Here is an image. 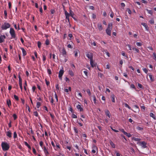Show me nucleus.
<instances>
[{"mask_svg":"<svg viewBox=\"0 0 156 156\" xmlns=\"http://www.w3.org/2000/svg\"><path fill=\"white\" fill-rule=\"evenodd\" d=\"M1 147L3 151H8L10 148L9 144L7 143L4 142H2L1 143Z\"/></svg>","mask_w":156,"mask_h":156,"instance_id":"1","label":"nucleus"},{"mask_svg":"<svg viewBox=\"0 0 156 156\" xmlns=\"http://www.w3.org/2000/svg\"><path fill=\"white\" fill-rule=\"evenodd\" d=\"M112 28V23H109L108 25V27L106 30V32L107 34L109 36L111 34V32Z\"/></svg>","mask_w":156,"mask_h":156,"instance_id":"2","label":"nucleus"},{"mask_svg":"<svg viewBox=\"0 0 156 156\" xmlns=\"http://www.w3.org/2000/svg\"><path fill=\"white\" fill-rule=\"evenodd\" d=\"M10 27V24L6 22L5 23L1 26V28L2 30H6L9 28Z\"/></svg>","mask_w":156,"mask_h":156,"instance_id":"3","label":"nucleus"},{"mask_svg":"<svg viewBox=\"0 0 156 156\" xmlns=\"http://www.w3.org/2000/svg\"><path fill=\"white\" fill-rule=\"evenodd\" d=\"M9 33L11 35V39H15L16 37V34L14 29L12 28H10Z\"/></svg>","mask_w":156,"mask_h":156,"instance_id":"4","label":"nucleus"},{"mask_svg":"<svg viewBox=\"0 0 156 156\" xmlns=\"http://www.w3.org/2000/svg\"><path fill=\"white\" fill-rule=\"evenodd\" d=\"M139 144L143 148H145L147 147L146 146L147 143L144 141L139 142Z\"/></svg>","mask_w":156,"mask_h":156,"instance_id":"5","label":"nucleus"},{"mask_svg":"<svg viewBox=\"0 0 156 156\" xmlns=\"http://www.w3.org/2000/svg\"><path fill=\"white\" fill-rule=\"evenodd\" d=\"M86 56L90 59L92 60L93 59V54L91 52H88L86 54Z\"/></svg>","mask_w":156,"mask_h":156,"instance_id":"6","label":"nucleus"},{"mask_svg":"<svg viewBox=\"0 0 156 156\" xmlns=\"http://www.w3.org/2000/svg\"><path fill=\"white\" fill-rule=\"evenodd\" d=\"M64 71L63 70H61L59 72L58 77L60 79L62 80V76L64 73Z\"/></svg>","mask_w":156,"mask_h":156,"instance_id":"7","label":"nucleus"},{"mask_svg":"<svg viewBox=\"0 0 156 156\" xmlns=\"http://www.w3.org/2000/svg\"><path fill=\"white\" fill-rule=\"evenodd\" d=\"M5 38L6 37L5 35H1L0 36V43L3 42L5 41Z\"/></svg>","mask_w":156,"mask_h":156,"instance_id":"8","label":"nucleus"},{"mask_svg":"<svg viewBox=\"0 0 156 156\" xmlns=\"http://www.w3.org/2000/svg\"><path fill=\"white\" fill-rule=\"evenodd\" d=\"M43 151L44 153L46 156H47L49 154V153L48 151V149L46 148L45 147H43Z\"/></svg>","mask_w":156,"mask_h":156,"instance_id":"9","label":"nucleus"},{"mask_svg":"<svg viewBox=\"0 0 156 156\" xmlns=\"http://www.w3.org/2000/svg\"><path fill=\"white\" fill-rule=\"evenodd\" d=\"M133 107L135 109V111H133L135 112H136L139 111V106L137 105H134L133 106Z\"/></svg>","mask_w":156,"mask_h":156,"instance_id":"10","label":"nucleus"},{"mask_svg":"<svg viewBox=\"0 0 156 156\" xmlns=\"http://www.w3.org/2000/svg\"><path fill=\"white\" fill-rule=\"evenodd\" d=\"M61 53L63 56L66 57V52L64 48H62Z\"/></svg>","mask_w":156,"mask_h":156,"instance_id":"11","label":"nucleus"},{"mask_svg":"<svg viewBox=\"0 0 156 156\" xmlns=\"http://www.w3.org/2000/svg\"><path fill=\"white\" fill-rule=\"evenodd\" d=\"M65 14L66 16V19L67 20L69 19V17L70 16V14L66 10L65 11Z\"/></svg>","mask_w":156,"mask_h":156,"instance_id":"12","label":"nucleus"},{"mask_svg":"<svg viewBox=\"0 0 156 156\" xmlns=\"http://www.w3.org/2000/svg\"><path fill=\"white\" fill-rule=\"evenodd\" d=\"M141 24L145 27L146 30L147 31L148 30L149 28L148 26L147 25V24L146 23H141Z\"/></svg>","mask_w":156,"mask_h":156,"instance_id":"13","label":"nucleus"},{"mask_svg":"<svg viewBox=\"0 0 156 156\" xmlns=\"http://www.w3.org/2000/svg\"><path fill=\"white\" fill-rule=\"evenodd\" d=\"M12 133L10 130H9L6 133V136L9 138L12 137Z\"/></svg>","mask_w":156,"mask_h":156,"instance_id":"14","label":"nucleus"},{"mask_svg":"<svg viewBox=\"0 0 156 156\" xmlns=\"http://www.w3.org/2000/svg\"><path fill=\"white\" fill-rule=\"evenodd\" d=\"M6 103L9 107L10 108L11 106V102L10 100H7L6 101Z\"/></svg>","mask_w":156,"mask_h":156,"instance_id":"15","label":"nucleus"},{"mask_svg":"<svg viewBox=\"0 0 156 156\" xmlns=\"http://www.w3.org/2000/svg\"><path fill=\"white\" fill-rule=\"evenodd\" d=\"M90 64L92 67H93L96 66V64L93 62V59L90 60Z\"/></svg>","mask_w":156,"mask_h":156,"instance_id":"16","label":"nucleus"},{"mask_svg":"<svg viewBox=\"0 0 156 156\" xmlns=\"http://www.w3.org/2000/svg\"><path fill=\"white\" fill-rule=\"evenodd\" d=\"M105 115L106 116H108L109 118H110V113L108 110H106L105 111Z\"/></svg>","mask_w":156,"mask_h":156,"instance_id":"17","label":"nucleus"},{"mask_svg":"<svg viewBox=\"0 0 156 156\" xmlns=\"http://www.w3.org/2000/svg\"><path fill=\"white\" fill-rule=\"evenodd\" d=\"M21 49L22 51L23 55V56H25L27 54L26 51L23 48H21Z\"/></svg>","mask_w":156,"mask_h":156,"instance_id":"18","label":"nucleus"},{"mask_svg":"<svg viewBox=\"0 0 156 156\" xmlns=\"http://www.w3.org/2000/svg\"><path fill=\"white\" fill-rule=\"evenodd\" d=\"M98 29L99 31H101L103 29V27L101 23H98Z\"/></svg>","mask_w":156,"mask_h":156,"instance_id":"19","label":"nucleus"},{"mask_svg":"<svg viewBox=\"0 0 156 156\" xmlns=\"http://www.w3.org/2000/svg\"><path fill=\"white\" fill-rule=\"evenodd\" d=\"M19 86L22 85V80L20 76V75H19Z\"/></svg>","mask_w":156,"mask_h":156,"instance_id":"20","label":"nucleus"},{"mask_svg":"<svg viewBox=\"0 0 156 156\" xmlns=\"http://www.w3.org/2000/svg\"><path fill=\"white\" fill-rule=\"evenodd\" d=\"M111 98L112 100V101L115 103V96L114 94H112L111 96Z\"/></svg>","mask_w":156,"mask_h":156,"instance_id":"21","label":"nucleus"},{"mask_svg":"<svg viewBox=\"0 0 156 156\" xmlns=\"http://www.w3.org/2000/svg\"><path fill=\"white\" fill-rule=\"evenodd\" d=\"M76 108L80 110V112H82L83 111V108L81 107V105H78L76 106Z\"/></svg>","mask_w":156,"mask_h":156,"instance_id":"22","label":"nucleus"},{"mask_svg":"<svg viewBox=\"0 0 156 156\" xmlns=\"http://www.w3.org/2000/svg\"><path fill=\"white\" fill-rule=\"evenodd\" d=\"M51 144L52 145V146L54 148L55 150V151H58V149L56 148V146L53 141H51Z\"/></svg>","mask_w":156,"mask_h":156,"instance_id":"23","label":"nucleus"},{"mask_svg":"<svg viewBox=\"0 0 156 156\" xmlns=\"http://www.w3.org/2000/svg\"><path fill=\"white\" fill-rule=\"evenodd\" d=\"M149 76L150 79V80L151 82H153L154 81V77L151 74H149Z\"/></svg>","mask_w":156,"mask_h":156,"instance_id":"24","label":"nucleus"},{"mask_svg":"<svg viewBox=\"0 0 156 156\" xmlns=\"http://www.w3.org/2000/svg\"><path fill=\"white\" fill-rule=\"evenodd\" d=\"M69 74L72 76H73L74 75V73L71 70H69Z\"/></svg>","mask_w":156,"mask_h":156,"instance_id":"25","label":"nucleus"},{"mask_svg":"<svg viewBox=\"0 0 156 156\" xmlns=\"http://www.w3.org/2000/svg\"><path fill=\"white\" fill-rule=\"evenodd\" d=\"M150 117H152L154 119H156L155 115L153 113H150Z\"/></svg>","mask_w":156,"mask_h":156,"instance_id":"26","label":"nucleus"},{"mask_svg":"<svg viewBox=\"0 0 156 156\" xmlns=\"http://www.w3.org/2000/svg\"><path fill=\"white\" fill-rule=\"evenodd\" d=\"M132 140H134L135 141H139L141 139L138 138H136L135 137H133L132 139Z\"/></svg>","mask_w":156,"mask_h":156,"instance_id":"27","label":"nucleus"},{"mask_svg":"<svg viewBox=\"0 0 156 156\" xmlns=\"http://www.w3.org/2000/svg\"><path fill=\"white\" fill-rule=\"evenodd\" d=\"M110 144L111 145V146L113 148H115V144H114V143L112 141H111L110 142Z\"/></svg>","mask_w":156,"mask_h":156,"instance_id":"28","label":"nucleus"},{"mask_svg":"<svg viewBox=\"0 0 156 156\" xmlns=\"http://www.w3.org/2000/svg\"><path fill=\"white\" fill-rule=\"evenodd\" d=\"M92 97L93 98V100H94V103L95 104H96V103H97V102H96V101H97V100H96V97L95 96V95H94L92 96Z\"/></svg>","mask_w":156,"mask_h":156,"instance_id":"29","label":"nucleus"},{"mask_svg":"<svg viewBox=\"0 0 156 156\" xmlns=\"http://www.w3.org/2000/svg\"><path fill=\"white\" fill-rule=\"evenodd\" d=\"M69 14H70V16H71L72 17L73 16H74V14L73 13V12L71 10H70Z\"/></svg>","mask_w":156,"mask_h":156,"instance_id":"30","label":"nucleus"},{"mask_svg":"<svg viewBox=\"0 0 156 156\" xmlns=\"http://www.w3.org/2000/svg\"><path fill=\"white\" fill-rule=\"evenodd\" d=\"M14 98L15 99L16 101H18L19 100V97L16 96V95L14 94L13 96Z\"/></svg>","mask_w":156,"mask_h":156,"instance_id":"31","label":"nucleus"},{"mask_svg":"<svg viewBox=\"0 0 156 156\" xmlns=\"http://www.w3.org/2000/svg\"><path fill=\"white\" fill-rule=\"evenodd\" d=\"M24 89L25 90V91H26L27 90V89H26V87L27 86V81L26 80L25 81V83L24 84Z\"/></svg>","mask_w":156,"mask_h":156,"instance_id":"32","label":"nucleus"},{"mask_svg":"<svg viewBox=\"0 0 156 156\" xmlns=\"http://www.w3.org/2000/svg\"><path fill=\"white\" fill-rule=\"evenodd\" d=\"M41 105V103L39 102H38L37 103L36 107L37 108H39Z\"/></svg>","mask_w":156,"mask_h":156,"instance_id":"33","label":"nucleus"},{"mask_svg":"<svg viewBox=\"0 0 156 156\" xmlns=\"http://www.w3.org/2000/svg\"><path fill=\"white\" fill-rule=\"evenodd\" d=\"M137 86L139 88H141V89H144L143 87L141 84H140V83H138L137 84Z\"/></svg>","mask_w":156,"mask_h":156,"instance_id":"34","label":"nucleus"},{"mask_svg":"<svg viewBox=\"0 0 156 156\" xmlns=\"http://www.w3.org/2000/svg\"><path fill=\"white\" fill-rule=\"evenodd\" d=\"M4 14L5 15V17H4L5 18V19L7 18V11L6 10H5L4 11Z\"/></svg>","mask_w":156,"mask_h":156,"instance_id":"35","label":"nucleus"},{"mask_svg":"<svg viewBox=\"0 0 156 156\" xmlns=\"http://www.w3.org/2000/svg\"><path fill=\"white\" fill-rule=\"evenodd\" d=\"M56 148H57L58 149H58L60 148V146L59 144L58 143H56Z\"/></svg>","mask_w":156,"mask_h":156,"instance_id":"36","label":"nucleus"},{"mask_svg":"<svg viewBox=\"0 0 156 156\" xmlns=\"http://www.w3.org/2000/svg\"><path fill=\"white\" fill-rule=\"evenodd\" d=\"M17 137V134L16 132H15L13 133V138L16 139Z\"/></svg>","mask_w":156,"mask_h":156,"instance_id":"37","label":"nucleus"},{"mask_svg":"<svg viewBox=\"0 0 156 156\" xmlns=\"http://www.w3.org/2000/svg\"><path fill=\"white\" fill-rule=\"evenodd\" d=\"M126 136L128 137H130L131 136V134L129 133H127V132H126V133L124 134Z\"/></svg>","mask_w":156,"mask_h":156,"instance_id":"38","label":"nucleus"},{"mask_svg":"<svg viewBox=\"0 0 156 156\" xmlns=\"http://www.w3.org/2000/svg\"><path fill=\"white\" fill-rule=\"evenodd\" d=\"M136 129H137L139 130H142L143 129V128L140 126H137L136 127Z\"/></svg>","mask_w":156,"mask_h":156,"instance_id":"39","label":"nucleus"},{"mask_svg":"<svg viewBox=\"0 0 156 156\" xmlns=\"http://www.w3.org/2000/svg\"><path fill=\"white\" fill-rule=\"evenodd\" d=\"M146 10H147V11L148 13L149 14H150L151 15H152V13H153V12H152V11L151 10H148L147 9Z\"/></svg>","mask_w":156,"mask_h":156,"instance_id":"40","label":"nucleus"},{"mask_svg":"<svg viewBox=\"0 0 156 156\" xmlns=\"http://www.w3.org/2000/svg\"><path fill=\"white\" fill-rule=\"evenodd\" d=\"M41 43L40 41H38L37 42V46L39 48H40L41 47Z\"/></svg>","mask_w":156,"mask_h":156,"instance_id":"41","label":"nucleus"},{"mask_svg":"<svg viewBox=\"0 0 156 156\" xmlns=\"http://www.w3.org/2000/svg\"><path fill=\"white\" fill-rule=\"evenodd\" d=\"M13 117L14 120H15L17 118V115L15 114H13Z\"/></svg>","mask_w":156,"mask_h":156,"instance_id":"42","label":"nucleus"},{"mask_svg":"<svg viewBox=\"0 0 156 156\" xmlns=\"http://www.w3.org/2000/svg\"><path fill=\"white\" fill-rule=\"evenodd\" d=\"M86 91L87 93L88 94L89 96H90L91 95V92L90 89H87L86 90Z\"/></svg>","mask_w":156,"mask_h":156,"instance_id":"43","label":"nucleus"},{"mask_svg":"<svg viewBox=\"0 0 156 156\" xmlns=\"http://www.w3.org/2000/svg\"><path fill=\"white\" fill-rule=\"evenodd\" d=\"M143 71L146 73H147L148 71V70L146 68H143L142 69Z\"/></svg>","mask_w":156,"mask_h":156,"instance_id":"44","label":"nucleus"},{"mask_svg":"<svg viewBox=\"0 0 156 156\" xmlns=\"http://www.w3.org/2000/svg\"><path fill=\"white\" fill-rule=\"evenodd\" d=\"M34 115L36 117H38V112L36 111L34 112Z\"/></svg>","mask_w":156,"mask_h":156,"instance_id":"45","label":"nucleus"},{"mask_svg":"<svg viewBox=\"0 0 156 156\" xmlns=\"http://www.w3.org/2000/svg\"><path fill=\"white\" fill-rule=\"evenodd\" d=\"M73 129L76 133H78V131L77 129L75 127H74L73 128Z\"/></svg>","mask_w":156,"mask_h":156,"instance_id":"46","label":"nucleus"},{"mask_svg":"<svg viewBox=\"0 0 156 156\" xmlns=\"http://www.w3.org/2000/svg\"><path fill=\"white\" fill-rule=\"evenodd\" d=\"M55 98H56V100L57 102H58V97L57 95V94H56V93H55Z\"/></svg>","mask_w":156,"mask_h":156,"instance_id":"47","label":"nucleus"},{"mask_svg":"<svg viewBox=\"0 0 156 156\" xmlns=\"http://www.w3.org/2000/svg\"><path fill=\"white\" fill-rule=\"evenodd\" d=\"M136 45L137 46H140L142 45L141 43L137 42L136 43Z\"/></svg>","mask_w":156,"mask_h":156,"instance_id":"48","label":"nucleus"},{"mask_svg":"<svg viewBox=\"0 0 156 156\" xmlns=\"http://www.w3.org/2000/svg\"><path fill=\"white\" fill-rule=\"evenodd\" d=\"M72 117L73 118L76 119L77 118V116L75 114H72Z\"/></svg>","mask_w":156,"mask_h":156,"instance_id":"49","label":"nucleus"},{"mask_svg":"<svg viewBox=\"0 0 156 156\" xmlns=\"http://www.w3.org/2000/svg\"><path fill=\"white\" fill-rule=\"evenodd\" d=\"M49 41L48 39H47L45 41V44L46 45H48L49 44Z\"/></svg>","mask_w":156,"mask_h":156,"instance_id":"50","label":"nucleus"},{"mask_svg":"<svg viewBox=\"0 0 156 156\" xmlns=\"http://www.w3.org/2000/svg\"><path fill=\"white\" fill-rule=\"evenodd\" d=\"M92 148L93 149H95L96 150H98V148H97V147L94 144L92 146Z\"/></svg>","mask_w":156,"mask_h":156,"instance_id":"51","label":"nucleus"},{"mask_svg":"<svg viewBox=\"0 0 156 156\" xmlns=\"http://www.w3.org/2000/svg\"><path fill=\"white\" fill-rule=\"evenodd\" d=\"M149 22L151 24L154 23V21L153 19H151L149 20Z\"/></svg>","mask_w":156,"mask_h":156,"instance_id":"52","label":"nucleus"},{"mask_svg":"<svg viewBox=\"0 0 156 156\" xmlns=\"http://www.w3.org/2000/svg\"><path fill=\"white\" fill-rule=\"evenodd\" d=\"M122 56H125L127 58H128V56L125 55V53L124 52H122Z\"/></svg>","mask_w":156,"mask_h":156,"instance_id":"53","label":"nucleus"},{"mask_svg":"<svg viewBox=\"0 0 156 156\" xmlns=\"http://www.w3.org/2000/svg\"><path fill=\"white\" fill-rule=\"evenodd\" d=\"M47 72H48V73L49 75H50L51 73V69H47Z\"/></svg>","mask_w":156,"mask_h":156,"instance_id":"54","label":"nucleus"},{"mask_svg":"<svg viewBox=\"0 0 156 156\" xmlns=\"http://www.w3.org/2000/svg\"><path fill=\"white\" fill-rule=\"evenodd\" d=\"M79 51L78 50H77L76 51H74L75 53V57H76L78 56V52Z\"/></svg>","mask_w":156,"mask_h":156,"instance_id":"55","label":"nucleus"},{"mask_svg":"<svg viewBox=\"0 0 156 156\" xmlns=\"http://www.w3.org/2000/svg\"><path fill=\"white\" fill-rule=\"evenodd\" d=\"M45 83L47 86H48L50 84V82L48 81L46 79L45 80Z\"/></svg>","mask_w":156,"mask_h":156,"instance_id":"56","label":"nucleus"},{"mask_svg":"<svg viewBox=\"0 0 156 156\" xmlns=\"http://www.w3.org/2000/svg\"><path fill=\"white\" fill-rule=\"evenodd\" d=\"M68 36L70 37L69 40H71L72 37H73V35L71 34H68Z\"/></svg>","mask_w":156,"mask_h":156,"instance_id":"57","label":"nucleus"},{"mask_svg":"<svg viewBox=\"0 0 156 156\" xmlns=\"http://www.w3.org/2000/svg\"><path fill=\"white\" fill-rule=\"evenodd\" d=\"M33 153L35 154H36V152L35 149L33 147L32 148Z\"/></svg>","mask_w":156,"mask_h":156,"instance_id":"58","label":"nucleus"},{"mask_svg":"<svg viewBox=\"0 0 156 156\" xmlns=\"http://www.w3.org/2000/svg\"><path fill=\"white\" fill-rule=\"evenodd\" d=\"M126 46L128 47L129 48V50H132L131 46L129 44H127L126 45Z\"/></svg>","mask_w":156,"mask_h":156,"instance_id":"59","label":"nucleus"},{"mask_svg":"<svg viewBox=\"0 0 156 156\" xmlns=\"http://www.w3.org/2000/svg\"><path fill=\"white\" fill-rule=\"evenodd\" d=\"M153 56L154 57V59L155 60H156V54L154 52L153 53Z\"/></svg>","mask_w":156,"mask_h":156,"instance_id":"60","label":"nucleus"},{"mask_svg":"<svg viewBox=\"0 0 156 156\" xmlns=\"http://www.w3.org/2000/svg\"><path fill=\"white\" fill-rule=\"evenodd\" d=\"M129 121L130 122H131L132 124H133L134 123V122L133 121V120L131 119H129Z\"/></svg>","mask_w":156,"mask_h":156,"instance_id":"61","label":"nucleus"},{"mask_svg":"<svg viewBox=\"0 0 156 156\" xmlns=\"http://www.w3.org/2000/svg\"><path fill=\"white\" fill-rule=\"evenodd\" d=\"M46 56L44 55H43V60L44 62L46 60Z\"/></svg>","mask_w":156,"mask_h":156,"instance_id":"62","label":"nucleus"},{"mask_svg":"<svg viewBox=\"0 0 156 156\" xmlns=\"http://www.w3.org/2000/svg\"><path fill=\"white\" fill-rule=\"evenodd\" d=\"M130 87L132 88L135 89V86L133 84H131L130 85Z\"/></svg>","mask_w":156,"mask_h":156,"instance_id":"63","label":"nucleus"},{"mask_svg":"<svg viewBox=\"0 0 156 156\" xmlns=\"http://www.w3.org/2000/svg\"><path fill=\"white\" fill-rule=\"evenodd\" d=\"M36 89V87L35 86H34L32 87V90L33 92H34L35 89Z\"/></svg>","mask_w":156,"mask_h":156,"instance_id":"64","label":"nucleus"}]
</instances>
